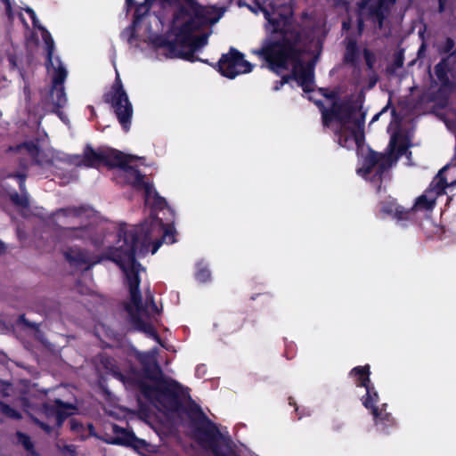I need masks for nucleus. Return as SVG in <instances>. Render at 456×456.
I'll return each mask as SVG.
<instances>
[{"mask_svg": "<svg viewBox=\"0 0 456 456\" xmlns=\"http://www.w3.org/2000/svg\"><path fill=\"white\" fill-rule=\"evenodd\" d=\"M142 159L134 155H126L114 149L94 151L87 145L82 155H74L69 161L77 167H119L127 183L136 190L143 191L145 205L153 209L151 220L139 227L119 229L118 240L116 246L110 248L109 257L119 265L125 274L130 292V302L126 308L134 328L148 336H158L152 322L160 310L151 291L145 295V303L142 302L139 273L143 268L135 261V256H144L149 252L155 254L163 242L172 244L175 240L173 227L165 225L155 213L158 209L163 210L167 206L165 199L158 194L151 183L144 181V176L133 165L135 160Z\"/></svg>", "mask_w": 456, "mask_h": 456, "instance_id": "1", "label": "nucleus"}, {"mask_svg": "<svg viewBox=\"0 0 456 456\" xmlns=\"http://www.w3.org/2000/svg\"><path fill=\"white\" fill-rule=\"evenodd\" d=\"M364 117L322 116V124L333 131L335 140L339 146L348 150L354 148L358 150L361 159L356 169L357 175L379 191L393 164L403 155L410 159L411 152L409 151V148L411 146L414 126L408 118L409 116H393L387 127L390 134L387 151L378 153L368 149L364 153V148L362 145L364 138Z\"/></svg>", "mask_w": 456, "mask_h": 456, "instance_id": "2", "label": "nucleus"}, {"mask_svg": "<svg viewBox=\"0 0 456 456\" xmlns=\"http://www.w3.org/2000/svg\"><path fill=\"white\" fill-rule=\"evenodd\" d=\"M271 1L269 9L261 7L265 18L273 26V34H279V38H265L261 48L253 53L260 56L273 73L280 75L292 66V77L302 86L304 92L313 91L314 82L315 61L306 63L303 61L305 54L303 28L292 23L293 11L287 2Z\"/></svg>", "mask_w": 456, "mask_h": 456, "instance_id": "3", "label": "nucleus"}, {"mask_svg": "<svg viewBox=\"0 0 456 456\" xmlns=\"http://www.w3.org/2000/svg\"><path fill=\"white\" fill-rule=\"evenodd\" d=\"M159 351L153 348L148 352H139L133 349L131 355L138 360L142 368V373L131 370L126 375L122 374L110 358H103L108 372L123 382L129 389H138L140 393L162 411H175L179 408L178 398L189 396V389L177 381L167 378L157 362Z\"/></svg>", "mask_w": 456, "mask_h": 456, "instance_id": "4", "label": "nucleus"}, {"mask_svg": "<svg viewBox=\"0 0 456 456\" xmlns=\"http://www.w3.org/2000/svg\"><path fill=\"white\" fill-rule=\"evenodd\" d=\"M70 221L74 226L59 227V236H70L74 239L89 240L95 247L103 243V228L96 223L95 211L88 207L59 208V220Z\"/></svg>", "mask_w": 456, "mask_h": 456, "instance_id": "5", "label": "nucleus"}, {"mask_svg": "<svg viewBox=\"0 0 456 456\" xmlns=\"http://www.w3.org/2000/svg\"><path fill=\"white\" fill-rule=\"evenodd\" d=\"M224 12L205 16L199 19H188L177 28V37L179 38V59L190 62L200 61L210 64L208 60H203L195 55V53L207 45L208 34L204 33L195 36L194 32L201 28L216 23Z\"/></svg>", "mask_w": 456, "mask_h": 456, "instance_id": "6", "label": "nucleus"}, {"mask_svg": "<svg viewBox=\"0 0 456 456\" xmlns=\"http://www.w3.org/2000/svg\"><path fill=\"white\" fill-rule=\"evenodd\" d=\"M369 370V365L355 367L350 374L356 379L357 386L362 387L366 390V395L362 398V404L371 411L375 425L380 431L387 432V428L394 426L395 420L391 414L386 411V403H383L380 407L377 404L379 395L374 387L370 385Z\"/></svg>", "mask_w": 456, "mask_h": 456, "instance_id": "7", "label": "nucleus"}, {"mask_svg": "<svg viewBox=\"0 0 456 456\" xmlns=\"http://www.w3.org/2000/svg\"><path fill=\"white\" fill-rule=\"evenodd\" d=\"M41 32L42 39L45 43V66L47 73L51 77V85L40 90L39 106L44 114H57V102L54 98L55 90H57V67L53 61V53L54 50V41L50 32L41 25L37 27Z\"/></svg>", "mask_w": 456, "mask_h": 456, "instance_id": "8", "label": "nucleus"}, {"mask_svg": "<svg viewBox=\"0 0 456 456\" xmlns=\"http://www.w3.org/2000/svg\"><path fill=\"white\" fill-rule=\"evenodd\" d=\"M7 153L15 157L23 168H27L28 163L48 165L53 163V152L48 147V142L45 138L37 139V142H25L15 146H10Z\"/></svg>", "mask_w": 456, "mask_h": 456, "instance_id": "9", "label": "nucleus"}, {"mask_svg": "<svg viewBox=\"0 0 456 456\" xmlns=\"http://www.w3.org/2000/svg\"><path fill=\"white\" fill-rule=\"evenodd\" d=\"M197 436L200 444L215 456H227L231 451L232 440L228 433H222L205 415Z\"/></svg>", "mask_w": 456, "mask_h": 456, "instance_id": "10", "label": "nucleus"}, {"mask_svg": "<svg viewBox=\"0 0 456 456\" xmlns=\"http://www.w3.org/2000/svg\"><path fill=\"white\" fill-rule=\"evenodd\" d=\"M209 65L223 77L230 79L235 78L239 74L251 72L253 69V65L244 59L243 53L234 47H231L227 53L222 54L216 63Z\"/></svg>", "mask_w": 456, "mask_h": 456, "instance_id": "11", "label": "nucleus"}, {"mask_svg": "<svg viewBox=\"0 0 456 456\" xmlns=\"http://www.w3.org/2000/svg\"><path fill=\"white\" fill-rule=\"evenodd\" d=\"M102 100L110 106L114 114H133V105L118 74L110 90L103 94Z\"/></svg>", "mask_w": 456, "mask_h": 456, "instance_id": "12", "label": "nucleus"}, {"mask_svg": "<svg viewBox=\"0 0 456 456\" xmlns=\"http://www.w3.org/2000/svg\"><path fill=\"white\" fill-rule=\"evenodd\" d=\"M185 4H179L174 13L175 20H181L185 18L199 19L205 16L224 12L215 6H204L197 0H183Z\"/></svg>", "mask_w": 456, "mask_h": 456, "instance_id": "13", "label": "nucleus"}, {"mask_svg": "<svg viewBox=\"0 0 456 456\" xmlns=\"http://www.w3.org/2000/svg\"><path fill=\"white\" fill-rule=\"evenodd\" d=\"M434 72L440 86L430 94L429 100L434 102L436 107L444 110L449 105L450 98L456 89V82L452 81L449 75L437 71Z\"/></svg>", "mask_w": 456, "mask_h": 456, "instance_id": "14", "label": "nucleus"}, {"mask_svg": "<svg viewBox=\"0 0 456 456\" xmlns=\"http://www.w3.org/2000/svg\"><path fill=\"white\" fill-rule=\"evenodd\" d=\"M364 101L362 94H349L335 102L333 110H327L326 109L322 111V114H366L362 111Z\"/></svg>", "mask_w": 456, "mask_h": 456, "instance_id": "15", "label": "nucleus"}, {"mask_svg": "<svg viewBox=\"0 0 456 456\" xmlns=\"http://www.w3.org/2000/svg\"><path fill=\"white\" fill-rule=\"evenodd\" d=\"M65 257L70 265L76 269L88 270L100 262L97 256L77 248H71L66 251Z\"/></svg>", "mask_w": 456, "mask_h": 456, "instance_id": "16", "label": "nucleus"}, {"mask_svg": "<svg viewBox=\"0 0 456 456\" xmlns=\"http://www.w3.org/2000/svg\"><path fill=\"white\" fill-rule=\"evenodd\" d=\"M397 0H377L369 6V15L374 22H377L381 28L385 20L390 15Z\"/></svg>", "mask_w": 456, "mask_h": 456, "instance_id": "17", "label": "nucleus"}, {"mask_svg": "<svg viewBox=\"0 0 456 456\" xmlns=\"http://www.w3.org/2000/svg\"><path fill=\"white\" fill-rule=\"evenodd\" d=\"M152 45L155 48H163L167 50L166 55L168 58H179V38L177 32L173 39L166 35L156 36L152 39Z\"/></svg>", "mask_w": 456, "mask_h": 456, "instance_id": "18", "label": "nucleus"}, {"mask_svg": "<svg viewBox=\"0 0 456 456\" xmlns=\"http://www.w3.org/2000/svg\"><path fill=\"white\" fill-rule=\"evenodd\" d=\"M13 176L19 180L21 194L19 195L15 192L11 195V200L17 207L20 208L21 215L25 217H28L29 212V200L28 195L25 191L24 182L26 175L24 173L18 172Z\"/></svg>", "mask_w": 456, "mask_h": 456, "instance_id": "19", "label": "nucleus"}, {"mask_svg": "<svg viewBox=\"0 0 456 456\" xmlns=\"http://www.w3.org/2000/svg\"><path fill=\"white\" fill-rule=\"evenodd\" d=\"M431 182L429 188L417 200L411 210L414 211H431L435 207L436 198L444 192H438L436 188H433Z\"/></svg>", "mask_w": 456, "mask_h": 456, "instance_id": "20", "label": "nucleus"}, {"mask_svg": "<svg viewBox=\"0 0 456 456\" xmlns=\"http://www.w3.org/2000/svg\"><path fill=\"white\" fill-rule=\"evenodd\" d=\"M456 64V50L453 48L446 56H443L434 67V71L452 75L453 66Z\"/></svg>", "mask_w": 456, "mask_h": 456, "instance_id": "21", "label": "nucleus"}, {"mask_svg": "<svg viewBox=\"0 0 456 456\" xmlns=\"http://www.w3.org/2000/svg\"><path fill=\"white\" fill-rule=\"evenodd\" d=\"M68 76V71L64 65L59 61V114H63L61 110L68 103V98L65 93L64 83Z\"/></svg>", "mask_w": 456, "mask_h": 456, "instance_id": "22", "label": "nucleus"}, {"mask_svg": "<svg viewBox=\"0 0 456 456\" xmlns=\"http://www.w3.org/2000/svg\"><path fill=\"white\" fill-rule=\"evenodd\" d=\"M381 210L386 214L394 216L398 220L407 219L411 212V210H404L403 208L398 206L394 200L383 203Z\"/></svg>", "mask_w": 456, "mask_h": 456, "instance_id": "23", "label": "nucleus"}, {"mask_svg": "<svg viewBox=\"0 0 456 456\" xmlns=\"http://www.w3.org/2000/svg\"><path fill=\"white\" fill-rule=\"evenodd\" d=\"M360 52L357 42L354 39L348 41L344 54V62L352 66H356L359 61Z\"/></svg>", "mask_w": 456, "mask_h": 456, "instance_id": "24", "label": "nucleus"}, {"mask_svg": "<svg viewBox=\"0 0 456 456\" xmlns=\"http://www.w3.org/2000/svg\"><path fill=\"white\" fill-rule=\"evenodd\" d=\"M95 335L102 340L105 338L118 340V333L105 323H98L94 327Z\"/></svg>", "mask_w": 456, "mask_h": 456, "instance_id": "25", "label": "nucleus"}, {"mask_svg": "<svg viewBox=\"0 0 456 456\" xmlns=\"http://www.w3.org/2000/svg\"><path fill=\"white\" fill-rule=\"evenodd\" d=\"M152 7L151 4H148L146 0H144L142 3H137V4L134 6V12L133 15V22L134 23H139L142 20V19L148 15Z\"/></svg>", "mask_w": 456, "mask_h": 456, "instance_id": "26", "label": "nucleus"}, {"mask_svg": "<svg viewBox=\"0 0 456 456\" xmlns=\"http://www.w3.org/2000/svg\"><path fill=\"white\" fill-rule=\"evenodd\" d=\"M77 406L72 403H64L59 399V423L66 417L77 412Z\"/></svg>", "mask_w": 456, "mask_h": 456, "instance_id": "27", "label": "nucleus"}, {"mask_svg": "<svg viewBox=\"0 0 456 456\" xmlns=\"http://www.w3.org/2000/svg\"><path fill=\"white\" fill-rule=\"evenodd\" d=\"M320 92H321L322 95H323L328 100V102L330 105L329 110H333V109L335 108L334 107L335 102L337 103L338 102V100L340 99L339 92L338 90L330 91L327 88H320Z\"/></svg>", "mask_w": 456, "mask_h": 456, "instance_id": "28", "label": "nucleus"}, {"mask_svg": "<svg viewBox=\"0 0 456 456\" xmlns=\"http://www.w3.org/2000/svg\"><path fill=\"white\" fill-rule=\"evenodd\" d=\"M18 442L23 445L25 450L30 456L36 455L33 443L30 438L21 432L17 433Z\"/></svg>", "mask_w": 456, "mask_h": 456, "instance_id": "29", "label": "nucleus"}, {"mask_svg": "<svg viewBox=\"0 0 456 456\" xmlns=\"http://www.w3.org/2000/svg\"><path fill=\"white\" fill-rule=\"evenodd\" d=\"M454 47V39L448 37L444 42L438 46L437 52L440 55L446 56V54H448Z\"/></svg>", "mask_w": 456, "mask_h": 456, "instance_id": "30", "label": "nucleus"}, {"mask_svg": "<svg viewBox=\"0 0 456 456\" xmlns=\"http://www.w3.org/2000/svg\"><path fill=\"white\" fill-rule=\"evenodd\" d=\"M196 279L200 282H206L210 279V271L207 266H203L201 263L198 264L196 272Z\"/></svg>", "mask_w": 456, "mask_h": 456, "instance_id": "31", "label": "nucleus"}, {"mask_svg": "<svg viewBox=\"0 0 456 456\" xmlns=\"http://www.w3.org/2000/svg\"><path fill=\"white\" fill-rule=\"evenodd\" d=\"M42 413L45 415L49 419H53L54 421H57V405L56 403L48 405L44 403L42 406Z\"/></svg>", "mask_w": 456, "mask_h": 456, "instance_id": "32", "label": "nucleus"}, {"mask_svg": "<svg viewBox=\"0 0 456 456\" xmlns=\"http://www.w3.org/2000/svg\"><path fill=\"white\" fill-rule=\"evenodd\" d=\"M0 411L3 414H4L7 417L13 419H18L20 418V412H18L16 410L12 409L10 406H8L4 403H0Z\"/></svg>", "mask_w": 456, "mask_h": 456, "instance_id": "33", "label": "nucleus"}, {"mask_svg": "<svg viewBox=\"0 0 456 456\" xmlns=\"http://www.w3.org/2000/svg\"><path fill=\"white\" fill-rule=\"evenodd\" d=\"M132 116H116L118 122L123 127L124 131L127 132L132 124Z\"/></svg>", "mask_w": 456, "mask_h": 456, "instance_id": "34", "label": "nucleus"}, {"mask_svg": "<svg viewBox=\"0 0 456 456\" xmlns=\"http://www.w3.org/2000/svg\"><path fill=\"white\" fill-rule=\"evenodd\" d=\"M363 56L366 62V65L369 69H372L374 61H375V56L374 54L367 48L363 50Z\"/></svg>", "mask_w": 456, "mask_h": 456, "instance_id": "35", "label": "nucleus"}, {"mask_svg": "<svg viewBox=\"0 0 456 456\" xmlns=\"http://www.w3.org/2000/svg\"><path fill=\"white\" fill-rule=\"evenodd\" d=\"M26 12L28 14L29 18L31 19L32 20V24L35 28H37L39 24V20L37 17V14L35 12V11L29 7H27L25 9Z\"/></svg>", "mask_w": 456, "mask_h": 456, "instance_id": "36", "label": "nucleus"}, {"mask_svg": "<svg viewBox=\"0 0 456 456\" xmlns=\"http://www.w3.org/2000/svg\"><path fill=\"white\" fill-rule=\"evenodd\" d=\"M426 50H427V43H426V40H423V42H421V45L417 53V56L419 59H421L424 57Z\"/></svg>", "mask_w": 456, "mask_h": 456, "instance_id": "37", "label": "nucleus"}, {"mask_svg": "<svg viewBox=\"0 0 456 456\" xmlns=\"http://www.w3.org/2000/svg\"><path fill=\"white\" fill-rule=\"evenodd\" d=\"M403 61H404V58H403V53H399L395 56L394 64L396 68H401L403 65Z\"/></svg>", "mask_w": 456, "mask_h": 456, "instance_id": "38", "label": "nucleus"}, {"mask_svg": "<svg viewBox=\"0 0 456 456\" xmlns=\"http://www.w3.org/2000/svg\"><path fill=\"white\" fill-rule=\"evenodd\" d=\"M20 322L25 324L28 327L30 328H36L37 324L35 322H29L24 315H20L19 318Z\"/></svg>", "mask_w": 456, "mask_h": 456, "instance_id": "39", "label": "nucleus"}, {"mask_svg": "<svg viewBox=\"0 0 456 456\" xmlns=\"http://www.w3.org/2000/svg\"><path fill=\"white\" fill-rule=\"evenodd\" d=\"M35 421H36L37 423H38V424L40 425V427H41L44 430H45L47 433H49V432H50L51 428H50L49 425L45 424V423H43V422H39V421H37V419H35Z\"/></svg>", "mask_w": 456, "mask_h": 456, "instance_id": "40", "label": "nucleus"}, {"mask_svg": "<svg viewBox=\"0 0 456 456\" xmlns=\"http://www.w3.org/2000/svg\"><path fill=\"white\" fill-rule=\"evenodd\" d=\"M126 4L128 9L134 7L137 3L134 0H126Z\"/></svg>", "mask_w": 456, "mask_h": 456, "instance_id": "41", "label": "nucleus"}, {"mask_svg": "<svg viewBox=\"0 0 456 456\" xmlns=\"http://www.w3.org/2000/svg\"><path fill=\"white\" fill-rule=\"evenodd\" d=\"M7 387H4V384L0 380V394H3L4 395H7V393L5 392Z\"/></svg>", "mask_w": 456, "mask_h": 456, "instance_id": "42", "label": "nucleus"}, {"mask_svg": "<svg viewBox=\"0 0 456 456\" xmlns=\"http://www.w3.org/2000/svg\"><path fill=\"white\" fill-rule=\"evenodd\" d=\"M445 5H446L445 3H439L438 2V12L440 13H442V12H444L445 11Z\"/></svg>", "mask_w": 456, "mask_h": 456, "instance_id": "43", "label": "nucleus"}, {"mask_svg": "<svg viewBox=\"0 0 456 456\" xmlns=\"http://www.w3.org/2000/svg\"><path fill=\"white\" fill-rule=\"evenodd\" d=\"M291 77H292V75L291 76H289V75L283 76L281 78V85L282 86V85L288 83Z\"/></svg>", "mask_w": 456, "mask_h": 456, "instance_id": "44", "label": "nucleus"}, {"mask_svg": "<svg viewBox=\"0 0 456 456\" xmlns=\"http://www.w3.org/2000/svg\"><path fill=\"white\" fill-rule=\"evenodd\" d=\"M425 30H426V26L424 27L423 30H419V37L421 38V40H426L425 39Z\"/></svg>", "mask_w": 456, "mask_h": 456, "instance_id": "45", "label": "nucleus"}, {"mask_svg": "<svg viewBox=\"0 0 456 456\" xmlns=\"http://www.w3.org/2000/svg\"><path fill=\"white\" fill-rule=\"evenodd\" d=\"M4 250H5L4 244L2 241H0V254L4 252Z\"/></svg>", "mask_w": 456, "mask_h": 456, "instance_id": "46", "label": "nucleus"}, {"mask_svg": "<svg viewBox=\"0 0 456 456\" xmlns=\"http://www.w3.org/2000/svg\"><path fill=\"white\" fill-rule=\"evenodd\" d=\"M78 427H79V425H78V424H77V423H73V422H72V425H71V428H72V429H77V428H78Z\"/></svg>", "mask_w": 456, "mask_h": 456, "instance_id": "47", "label": "nucleus"}, {"mask_svg": "<svg viewBox=\"0 0 456 456\" xmlns=\"http://www.w3.org/2000/svg\"><path fill=\"white\" fill-rule=\"evenodd\" d=\"M379 116H373V118L372 120L370 121V123H374L376 122L378 119H379Z\"/></svg>", "mask_w": 456, "mask_h": 456, "instance_id": "48", "label": "nucleus"}, {"mask_svg": "<svg viewBox=\"0 0 456 456\" xmlns=\"http://www.w3.org/2000/svg\"><path fill=\"white\" fill-rule=\"evenodd\" d=\"M60 118H61V120L66 123L67 122V117L66 116H59Z\"/></svg>", "mask_w": 456, "mask_h": 456, "instance_id": "49", "label": "nucleus"}, {"mask_svg": "<svg viewBox=\"0 0 456 456\" xmlns=\"http://www.w3.org/2000/svg\"><path fill=\"white\" fill-rule=\"evenodd\" d=\"M9 61L14 65L15 64L14 57L9 58Z\"/></svg>", "mask_w": 456, "mask_h": 456, "instance_id": "50", "label": "nucleus"}, {"mask_svg": "<svg viewBox=\"0 0 456 456\" xmlns=\"http://www.w3.org/2000/svg\"><path fill=\"white\" fill-rule=\"evenodd\" d=\"M148 4H151L152 5L157 0H146Z\"/></svg>", "mask_w": 456, "mask_h": 456, "instance_id": "51", "label": "nucleus"}, {"mask_svg": "<svg viewBox=\"0 0 456 456\" xmlns=\"http://www.w3.org/2000/svg\"><path fill=\"white\" fill-rule=\"evenodd\" d=\"M6 5L8 8H11V4H10V1L9 0H4Z\"/></svg>", "mask_w": 456, "mask_h": 456, "instance_id": "52", "label": "nucleus"}, {"mask_svg": "<svg viewBox=\"0 0 456 456\" xmlns=\"http://www.w3.org/2000/svg\"><path fill=\"white\" fill-rule=\"evenodd\" d=\"M385 111H386V108H384L383 110H380L379 112H378L377 114L381 115V114H383Z\"/></svg>", "mask_w": 456, "mask_h": 456, "instance_id": "53", "label": "nucleus"}, {"mask_svg": "<svg viewBox=\"0 0 456 456\" xmlns=\"http://www.w3.org/2000/svg\"><path fill=\"white\" fill-rule=\"evenodd\" d=\"M423 114H437V113L435 111H429V112H424Z\"/></svg>", "mask_w": 456, "mask_h": 456, "instance_id": "54", "label": "nucleus"}, {"mask_svg": "<svg viewBox=\"0 0 456 456\" xmlns=\"http://www.w3.org/2000/svg\"><path fill=\"white\" fill-rule=\"evenodd\" d=\"M34 124H35V125H37V126H38V125L40 124V122H39V120L35 119Z\"/></svg>", "mask_w": 456, "mask_h": 456, "instance_id": "55", "label": "nucleus"}, {"mask_svg": "<svg viewBox=\"0 0 456 456\" xmlns=\"http://www.w3.org/2000/svg\"><path fill=\"white\" fill-rule=\"evenodd\" d=\"M89 109H90V110H91L92 114H94V107L89 106Z\"/></svg>", "mask_w": 456, "mask_h": 456, "instance_id": "56", "label": "nucleus"}, {"mask_svg": "<svg viewBox=\"0 0 456 456\" xmlns=\"http://www.w3.org/2000/svg\"><path fill=\"white\" fill-rule=\"evenodd\" d=\"M448 0H438L439 3H447Z\"/></svg>", "mask_w": 456, "mask_h": 456, "instance_id": "57", "label": "nucleus"}, {"mask_svg": "<svg viewBox=\"0 0 456 456\" xmlns=\"http://www.w3.org/2000/svg\"><path fill=\"white\" fill-rule=\"evenodd\" d=\"M391 114H396L395 110H393L391 111Z\"/></svg>", "mask_w": 456, "mask_h": 456, "instance_id": "58", "label": "nucleus"}]
</instances>
